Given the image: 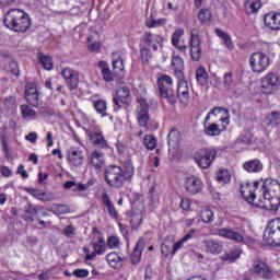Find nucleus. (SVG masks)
Masks as SVG:
<instances>
[{
	"mask_svg": "<svg viewBox=\"0 0 280 280\" xmlns=\"http://www.w3.org/2000/svg\"><path fill=\"white\" fill-rule=\"evenodd\" d=\"M259 182H247L241 185V194L248 205L256 209H267L268 211H279L280 208V184L277 179L267 178L261 186V195L257 198Z\"/></svg>",
	"mask_w": 280,
	"mask_h": 280,
	"instance_id": "obj_1",
	"label": "nucleus"
},
{
	"mask_svg": "<svg viewBox=\"0 0 280 280\" xmlns=\"http://www.w3.org/2000/svg\"><path fill=\"white\" fill-rule=\"evenodd\" d=\"M231 115L224 107H214L203 120V132L207 137H220L229 128Z\"/></svg>",
	"mask_w": 280,
	"mask_h": 280,
	"instance_id": "obj_2",
	"label": "nucleus"
},
{
	"mask_svg": "<svg viewBox=\"0 0 280 280\" xmlns=\"http://www.w3.org/2000/svg\"><path fill=\"white\" fill-rule=\"evenodd\" d=\"M105 180L113 189H121L127 180H132L135 176V166L132 161L128 160L124 167L119 165H108L104 172Z\"/></svg>",
	"mask_w": 280,
	"mask_h": 280,
	"instance_id": "obj_3",
	"label": "nucleus"
},
{
	"mask_svg": "<svg viewBox=\"0 0 280 280\" xmlns=\"http://www.w3.org/2000/svg\"><path fill=\"white\" fill-rule=\"evenodd\" d=\"M3 24L12 32L25 34L32 27V19L21 9H11L5 13Z\"/></svg>",
	"mask_w": 280,
	"mask_h": 280,
	"instance_id": "obj_4",
	"label": "nucleus"
},
{
	"mask_svg": "<svg viewBox=\"0 0 280 280\" xmlns=\"http://www.w3.org/2000/svg\"><path fill=\"white\" fill-rule=\"evenodd\" d=\"M218 158V149L210 148H201L199 149L195 155V162L201 170H209L211 165H213V161Z\"/></svg>",
	"mask_w": 280,
	"mask_h": 280,
	"instance_id": "obj_5",
	"label": "nucleus"
},
{
	"mask_svg": "<svg viewBox=\"0 0 280 280\" xmlns=\"http://www.w3.org/2000/svg\"><path fill=\"white\" fill-rule=\"evenodd\" d=\"M172 86H174V81L172 80V77L167 74H162L160 78H158V89L160 91V97L166 100L168 104H172V106H174V104H176V96L172 91Z\"/></svg>",
	"mask_w": 280,
	"mask_h": 280,
	"instance_id": "obj_6",
	"label": "nucleus"
},
{
	"mask_svg": "<svg viewBox=\"0 0 280 280\" xmlns=\"http://www.w3.org/2000/svg\"><path fill=\"white\" fill-rule=\"evenodd\" d=\"M264 240L270 246H280V218L272 219L268 222Z\"/></svg>",
	"mask_w": 280,
	"mask_h": 280,
	"instance_id": "obj_7",
	"label": "nucleus"
},
{
	"mask_svg": "<svg viewBox=\"0 0 280 280\" xmlns=\"http://www.w3.org/2000/svg\"><path fill=\"white\" fill-rule=\"evenodd\" d=\"M249 67L253 73H264L270 67V57L262 51H256L249 57Z\"/></svg>",
	"mask_w": 280,
	"mask_h": 280,
	"instance_id": "obj_8",
	"label": "nucleus"
},
{
	"mask_svg": "<svg viewBox=\"0 0 280 280\" xmlns=\"http://www.w3.org/2000/svg\"><path fill=\"white\" fill-rule=\"evenodd\" d=\"M261 93L265 95H272L280 89V77L273 72H268L260 80Z\"/></svg>",
	"mask_w": 280,
	"mask_h": 280,
	"instance_id": "obj_9",
	"label": "nucleus"
},
{
	"mask_svg": "<svg viewBox=\"0 0 280 280\" xmlns=\"http://www.w3.org/2000/svg\"><path fill=\"white\" fill-rule=\"evenodd\" d=\"M130 104H132V95L130 94V89H128V86L119 88L113 97L114 113H119L120 108H124V106H130Z\"/></svg>",
	"mask_w": 280,
	"mask_h": 280,
	"instance_id": "obj_10",
	"label": "nucleus"
},
{
	"mask_svg": "<svg viewBox=\"0 0 280 280\" xmlns=\"http://www.w3.org/2000/svg\"><path fill=\"white\" fill-rule=\"evenodd\" d=\"M183 187L188 196H198V194H202L205 183L200 177L190 175L184 178Z\"/></svg>",
	"mask_w": 280,
	"mask_h": 280,
	"instance_id": "obj_11",
	"label": "nucleus"
},
{
	"mask_svg": "<svg viewBox=\"0 0 280 280\" xmlns=\"http://www.w3.org/2000/svg\"><path fill=\"white\" fill-rule=\"evenodd\" d=\"M252 272H254V275H257V277H260V279L264 280L275 279V271H272V268H270L268 264L259 258L253 260Z\"/></svg>",
	"mask_w": 280,
	"mask_h": 280,
	"instance_id": "obj_12",
	"label": "nucleus"
},
{
	"mask_svg": "<svg viewBox=\"0 0 280 280\" xmlns=\"http://www.w3.org/2000/svg\"><path fill=\"white\" fill-rule=\"evenodd\" d=\"M90 246L93 248L91 252V248L83 247V253L85 255V261H94L95 257L97 255H104L106 253V241L104 237H100L97 242L90 243Z\"/></svg>",
	"mask_w": 280,
	"mask_h": 280,
	"instance_id": "obj_13",
	"label": "nucleus"
},
{
	"mask_svg": "<svg viewBox=\"0 0 280 280\" xmlns=\"http://www.w3.org/2000/svg\"><path fill=\"white\" fill-rule=\"evenodd\" d=\"M190 58L192 62H200V58H202V45L200 40V35L197 30L191 31L190 39Z\"/></svg>",
	"mask_w": 280,
	"mask_h": 280,
	"instance_id": "obj_14",
	"label": "nucleus"
},
{
	"mask_svg": "<svg viewBox=\"0 0 280 280\" xmlns=\"http://www.w3.org/2000/svg\"><path fill=\"white\" fill-rule=\"evenodd\" d=\"M61 78H63L67 89L75 91L80 84V72L73 70L71 67H66L61 70Z\"/></svg>",
	"mask_w": 280,
	"mask_h": 280,
	"instance_id": "obj_15",
	"label": "nucleus"
},
{
	"mask_svg": "<svg viewBox=\"0 0 280 280\" xmlns=\"http://www.w3.org/2000/svg\"><path fill=\"white\" fill-rule=\"evenodd\" d=\"M140 43L153 51H159V48L163 47V36L152 32H144L140 38Z\"/></svg>",
	"mask_w": 280,
	"mask_h": 280,
	"instance_id": "obj_16",
	"label": "nucleus"
},
{
	"mask_svg": "<svg viewBox=\"0 0 280 280\" xmlns=\"http://www.w3.org/2000/svg\"><path fill=\"white\" fill-rule=\"evenodd\" d=\"M137 121L141 128H148L150 121V105L145 98H138Z\"/></svg>",
	"mask_w": 280,
	"mask_h": 280,
	"instance_id": "obj_17",
	"label": "nucleus"
},
{
	"mask_svg": "<svg viewBox=\"0 0 280 280\" xmlns=\"http://www.w3.org/2000/svg\"><path fill=\"white\" fill-rule=\"evenodd\" d=\"M24 97L28 106H32L33 108H38V102H40V97L38 95V89L36 88L35 83L30 82L26 84Z\"/></svg>",
	"mask_w": 280,
	"mask_h": 280,
	"instance_id": "obj_18",
	"label": "nucleus"
},
{
	"mask_svg": "<svg viewBox=\"0 0 280 280\" xmlns=\"http://www.w3.org/2000/svg\"><path fill=\"white\" fill-rule=\"evenodd\" d=\"M217 235H219V237H222L223 240H230L231 242H235L236 244H242V242H244V234L231 228H223L217 230Z\"/></svg>",
	"mask_w": 280,
	"mask_h": 280,
	"instance_id": "obj_19",
	"label": "nucleus"
},
{
	"mask_svg": "<svg viewBox=\"0 0 280 280\" xmlns=\"http://www.w3.org/2000/svg\"><path fill=\"white\" fill-rule=\"evenodd\" d=\"M67 159L69 165L72 167H80L84 163V152L78 147H72L67 152Z\"/></svg>",
	"mask_w": 280,
	"mask_h": 280,
	"instance_id": "obj_20",
	"label": "nucleus"
},
{
	"mask_svg": "<svg viewBox=\"0 0 280 280\" xmlns=\"http://www.w3.org/2000/svg\"><path fill=\"white\" fill-rule=\"evenodd\" d=\"M264 23L267 30L271 32L280 31V13L277 11H271L264 16Z\"/></svg>",
	"mask_w": 280,
	"mask_h": 280,
	"instance_id": "obj_21",
	"label": "nucleus"
},
{
	"mask_svg": "<svg viewBox=\"0 0 280 280\" xmlns=\"http://www.w3.org/2000/svg\"><path fill=\"white\" fill-rule=\"evenodd\" d=\"M101 199L103 207H105L109 218L117 222V220H119V211H117V208L115 207V203H113L110 196L107 192H103Z\"/></svg>",
	"mask_w": 280,
	"mask_h": 280,
	"instance_id": "obj_22",
	"label": "nucleus"
},
{
	"mask_svg": "<svg viewBox=\"0 0 280 280\" xmlns=\"http://www.w3.org/2000/svg\"><path fill=\"white\" fill-rule=\"evenodd\" d=\"M171 65L173 67L175 78L177 80H183V78H185V60L180 56L174 55L172 57Z\"/></svg>",
	"mask_w": 280,
	"mask_h": 280,
	"instance_id": "obj_23",
	"label": "nucleus"
},
{
	"mask_svg": "<svg viewBox=\"0 0 280 280\" xmlns=\"http://www.w3.org/2000/svg\"><path fill=\"white\" fill-rule=\"evenodd\" d=\"M88 137L93 145L96 148H100L101 150H107L108 141L104 137V133L102 131H90L88 133Z\"/></svg>",
	"mask_w": 280,
	"mask_h": 280,
	"instance_id": "obj_24",
	"label": "nucleus"
},
{
	"mask_svg": "<svg viewBox=\"0 0 280 280\" xmlns=\"http://www.w3.org/2000/svg\"><path fill=\"white\" fill-rule=\"evenodd\" d=\"M177 97L182 104H187L189 102V83L183 79H177Z\"/></svg>",
	"mask_w": 280,
	"mask_h": 280,
	"instance_id": "obj_25",
	"label": "nucleus"
},
{
	"mask_svg": "<svg viewBox=\"0 0 280 280\" xmlns=\"http://www.w3.org/2000/svg\"><path fill=\"white\" fill-rule=\"evenodd\" d=\"M183 141V133L178 128L174 127L170 130L167 135V145L168 148L176 150L180 147V142Z\"/></svg>",
	"mask_w": 280,
	"mask_h": 280,
	"instance_id": "obj_26",
	"label": "nucleus"
},
{
	"mask_svg": "<svg viewBox=\"0 0 280 280\" xmlns=\"http://www.w3.org/2000/svg\"><path fill=\"white\" fill-rule=\"evenodd\" d=\"M202 246L206 253L210 255H220V253H222V248H224V245H222V242L218 240H203Z\"/></svg>",
	"mask_w": 280,
	"mask_h": 280,
	"instance_id": "obj_27",
	"label": "nucleus"
},
{
	"mask_svg": "<svg viewBox=\"0 0 280 280\" xmlns=\"http://www.w3.org/2000/svg\"><path fill=\"white\" fill-rule=\"evenodd\" d=\"M24 191L33 198H36V200H40L42 202H51V200H54V197H51V195H48L45 190L25 187Z\"/></svg>",
	"mask_w": 280,
	"mask_h": 280,
	"instance_id": "obj_28",
	"label": "nucleus"
},
{
	"mask_svg": "<svg viewBox=\"0 0 280 280\" xmlns=\"http://www.w3.org/2000/svg\"><path fill=\"white\" fill-rule=\"evenodd\" d=\"M243 170L248 174H259V172H264V163L259 159L248 160L243 164Z\"/></svg>",
	"mask_w": 280,
	"mask_h": 280,
	"instance_id": "obj_29",
	"label": "nucleus"
},
{
	"mask_svg": "<svg viewBox=\"0 0 280 280\" xmlns=\"http://www.w3.org/2000/svg\"><path fill=\"white\" fill-rule=\"evenodd\" d=\"M145 248V241L143 238H139L131 255L130 260L133 266H137L139 261H141V255H143V249Z\"/></svg>",
	"mask_w": 280,
	"mask_h": 280,
	"instance_id": "obj_30",
	"label": "nucleus"
},
{
	"mask_svg": "<svg viewBox=\"0 0 280 280\" xmlns=\"http://www.w3.org/2000/svg\"><path fill=\"white\" fill-rule=\"evenodd\" d=\"M106 261L109 268H113L114 270H117L124 266V257H121L117 252L107 254Z\"/></svg>",
	"mask_w": 280,
	"mask_h": 280,
	"instance_id": "obj_31",
	"label": "nucleus"
},
{
	"mask_svg": "<svg viewBox=\"0 0 280 280\" xmlns=\"http://www.w3.org/2000/svg\"><path fill=\"white\" fill-rule=\"evenodd\" d=\"M233 175H231V171L228 168H219L214 174V180L219 183V185H229Z\"/></svg>",
	"mask_w": 280,
	"mask_h": 280,
	"instance_id": "obj_32",
	"label": "nucleus"
},
{
	"mask_svg": "<svg viewBox=\"0 0 280 280\" xmlns=\"http://www.w3.org/2000/svg\"><path fill=\"white\" fill-rule=\"evenodd\" d=\"M97 67L98 69H101V74L105 82L115 81V74H113V71H110V68L108 67V62L101 60L98 61Z\"/></svg>",
	"mask_w": 280,
	"mask_h": 280,
	"instance_id": "obj_33",
	"label": "nucleus"
},
{
	"mask_svg": "<svg viewBox=\"0 0 280 280\" xmlns=\"http://www.w3.org/2000/svg\"><path fill=\"white\" fill-rule=\"evenodd\" d=\"M94 110L97 113V115H101L102 118L108 117V103L106 100H96L92 102Z\"/></svg>",
	"mask_w": 280,
	"mask_h": 280,
	"instance_id": "obj_34",
	"label": "nucleus"
},
{
	"mask_svg": "<svg viewBox=\"0 0 280 280\" xmlns=\"http://www.w3.org/2000/svg\"><path fill=\"white\" fill-rule=\"evenodd\" d=\"M195 78L200 86H207V84H209V73L202 66L196 69Z\"/></svg>",
	"mask_w": 280,
	"mask_h": 280,
	"instance_id": "obj_35",
	"label": "nucleus"
},
{
	"mask_svg": "<svg viewBox=\"0 0 280 280\" xmlns=\"http://www.w3.org/2000/svg\"><path fill=\"white\" fill-rule=\"evenodd\" d=\"M261 5H264V3H261V0H247L245 1V4H244L245 12L248 15L257 14V12L261 10Z\"/></svg>",
	"mask_w": 280,
	"mask_h": 280,
	"instance_id": "obj_36",
	"label": "nucleus"
},
{
	"mask_svg": "<svg viewBox=\"0 0 280 280\" xmlns=\"http://www.w3.org/2000/svg\"><path fill=\"white\" fill-rule=\"evenodd\" d=\"M195 233H196V229H191L189 231V233L184 235V237H182L179 241L175 242L171 254L176 255V253H178V250H180V248H183V244H185L186 242H189V240H191V237H194Z\"/></svg>",
	"mask_w": 280,
	"mask_h": 280,
	"instance_id": "obj_37",
	"label": "nucleus"
},
{
	"mask_svg": "<svg viewBox=\"0 0 280 280\" xmlns=\"http://www.w3.org/2000/svg\"><path fill=\"white\" fill-rule=\"evenodd\" d=\"M91 165L95 167V170H101L104 165V153L95 150L91 154Z\"/></svg>",
	"mask_w": 280,
	"mask_h": 280,
	"instance_id": "obj_38",
	"label": "nucleus"
},
{
	"mask_svg": "<svg viewBox=\"0 0 280 280\" xmlns=\"http://www.w3.org/2000/svg\"><path fill=\"white\" fill-rule=\"evenodd\" d=\"M37 60L40 62L43 69H46V71H51L54 69V58L50 56L38 52Z\"/></svg>",
	"mask_w": 280,
	"mask_h": 280,
	"instance_id": "obj_39",
	"label": "nucleus"
},
{
	"mask_svg": "<svg viewBox=\"0 0 280 280\" xmlns=\"http://www.w3.org/2000/svg\"><path fill=\"white\" fill-rule=\"evenodd\" d=\"M198 21L202 25L207 23H211L213 21V13L211 12V9L202 8L198 12Z\"/></svg>",
	"mask_w": 280,
	"mask_h": 280,
	"instance_id": "obj_40",
	"label": "nucleus"
},
{
	"mask_svg": "<svg viewBox=\"0 0 280 280\" xmlns=\"http://www.w3.org/2000/svg\"><path fill=\"white\" fill-rule=\"evenodd\" d=\"M217 36L221 38L222 42H224V45L228 49H234L233 39L231 38V35L229 33L222 31L221 28L214 30Z\"/></svg>",
	"mask_w": 280,
	"mask_h": 280,
	"instance_id": "obj_41",
	"label": "nucleus"
},
{
	"mask_svg": "<svg viewBox=\"0 0 280 280\" xmlns=\"http://www.w3.org/2000/svg\"><path fill=\"white\" fill-rule=\"evenodd\" d=\"M145 150H156V145H159V140L156 139V137L152 136V135H147L143 138L142 141Z\"/></svg>",
	"mask_w": 280,
	"mask_h": 280,
	"instance_id": "obj_42",
	"label": "nucleus"
},
{
	"mask_svg": "<svg viewBox=\"0 0 280 280\" xmlns=\"http://www.w3.org/2000/svg\"><path fill=\"white\" fill-rule=\"evenodd\" d=\"M200 219L201 222L205 224H211L215 220V217L213 215V210L209 208H202L200 211Z\"/></svg>",
	"mask_w": 280,
	"mask_h": 280,
	"instance_id": "obj_43",
	"label": "nucleus"
},
{
	"mask_svg": "<svg viewBox=\"0 0 280 280\" xmlns=\"http://www.w3.org/2000/svg\"><path fill=\"white\" fill-rule=\"evenodd\" d=\"M51 210L55 215H67V213H71V208L62 203H52Z\"/></svg>",
	"mask_w": 280,
	"mask_h": 280,
	"instance_id": "obj_44",
	"label": "nucleus"
},
{
	"mask_svg": "<svg viewBox=\"0 0 280 280\" xmlns=\"http://www.w3.org/2000/svg\"><path fill=\"white\" fill-rule=\"evenodd\" d=\"M20 110L23 119H30V117H36V110L32 108V105L23 104L20 106Z\"/></svg>",
	"mask_w": 280,
	"mask_h": 280,
	"instance_id": "obj_45",
	"label": "nucleus"
},
{
	"mask_svg": "<svg viewBox=\"0 0 280 280\" xmlns=\"http://www.w3.org/2000/svg\"><path fill=\"white\" fill-rule=\"evenodd\" d=\"M140 44V59L143 65H148L152 60V50L148 46H141Z\"/></svg>",
	"mask_w": 280,
	"mask_h": 280,
	"instance_id": "obj_46",
	"label": "nucleus"
},
{
	"mask_svg": "<svg viewBox=\"0 0 280 280\" xmlns=\"http://www.w3.org/2000/svg\"><path fill=\"white\" fill-rule=\"evenodd\" d=\"M105 244L110 250H117L121 244V241H119V236L117 235H109Z\"/></svg>",
	"mask_w": 280,
	"mask_h": 280,
	"instance_id": "obj_47",
	"label": "nucleus"
},
{
	"mask_svg": "<svg viewBox=\"0 0 280 280\" xmlns=\"http://www.w3.org/2000/svg\"><path fill=\"white\" fill-rule=\"evenodd\" d=\"M266 121H267L268 126H279L280 113L271 112L269 115L266 116Z\"/></svg>",
	"mask_w": 280,
	"mask_h": 280,
	"instance_id": "obj_48",
	"label": "nucleus"
},
{
	"mask_svg": "<svg viewBox=\"0 0 280 280\" xmlns=\"http://www.w3.org/2000/svg\"><path fill=\"white\" fill-rule=\"evenodd\" d=\"M130 224L132 229H139V226L143 224V214L142 213L131 214Z\"/></svg>",
	"mask_w": 280,
	"mask_h": 280,
	"instance_id": "obj_49",
	"label": "nucleus"
},
{
	"mask_svg": "<svg viewBox=\"0 0 280 280\" xmlns=\"http://www.w3.org/2000/svg\"><path fill=\"white\" fill-rule=\"evenodd\" d=\"M183 36H185V30L183 28L175 30L171 38L173 47H176L178 43H180V38H183Z\"/></svg>",
	"mask_w": 280,
	"mask_h": 280,
	"instance_id": "obj_50",
	"label": "nucleus"
},
{
	"mask_svg": "<svg viewBox=\"0 0 280 280\" xmlns=\"http://www.w3.org/2000/svg\"><path fill=\"white\" fill-rule=\"evenodd\" d=\"M113 69L116 73H118V71L120 73H125V66H124V59L121 57H118L117 59H114L113 62Z\"/></svg>",
	"mask_w": 280,
	"mask_h": 280,
	"instance_id": "obj_51",
	"label": "nucleus"
},
{
	"mask_svg": "<svg viewBox=\"0 0 280 280\" xmlns=\"http://www.w3.org/2000/svg\"><path fill=\"white\" fill-rule=\"evenodd\" d=\"M179 209L185 212L191 211V200L189 197H180Z\"/></svg>",
	"mask_w": 280,
	"mask_h": 280,
	"instance_id": "obj_52",
	"label": "nucleus"
},
{
	"mask_svg": "<svg viewBox=\"0 0 280 280\" xmlns=\"http://www.w3.org/2000/svg\"><path fill=\"white\" fill-rule=\"evenodd\" d=\"M241 255H242V250L232 249L225 255V259H228V261H231V262L237 261V258L241 257Z\"/></svg>",
	"mask_w": 280,
	"mask_h": 280,
	"instance_id": "obj_53",
	"label": "nucleus"
},
{
	"mask_svg": "<svg viewBox=\"0 0 280 280\" xmlns=\"http://www.w3.org/2000/svg\"><path fill=\"white\" fill-rule=\"evenodd\" d=\"M232 85H233V72L231 71L225 72L223 75V86L225 89H231Z\"/></svg>",
	"mask_w": 280,
	"mask_h": 280,
	"instance_id": "obj_54",
	"label": "nucleus"
},
{
	"mask_svg": "<svg viewBox=\"0 0 280 280\" xmlns=\"http://www.w3.org/2000/svg\"><path fill=\"white\" fill-rule=\"evenodd\" d=\"M167 23L166 19H160V20H150L147 22V27H149L150 30L152 27H161V25H165Z\"/></svg>",
	"mask_w": 280,
	"mask_h": 280,
	"instance_id": "obj_55",
	"label": "nucleus"
},
{
	"mask_svg": "<svg viewBox=\"0 0 280 280\" xmlns=\"http://www.w3.org/2000/svg\"><path fill=\"white\" fill-rule=\"evenodd\" d=\"M116 222L118 224V229H119V232L122 235V237L125 240H128V237L130 236V231L128 230V225L122 224V222L119 220H117Z\"/></svg>",
	"mask_w": 280,
	"mask_h": 280,
	"instance_id": "obj_56",
	"label": "nucleus"
},
{
	"mask_svg": "<svg viewBox=\"0 0 280 280\" xmlns=\"http://www.w3.org/2000/svg\"><path fill=\"white\" fill-rule=\"evenodd\" d=\"M73 276L78 279H86L89 277V270L88 269H74Z\"/></svg>",
	"mask_w": 280,
	"mask_h": 280,
	"instance_id": "obj_57",
	"label": "nucleus"
},
{
	"mask_svg": "<svg viewBox=\"0 0 280 280\" xmlns=\"http://www.w3.org/2000/svg\"><path fill=\"white\" fill-rule=\"evenodd\" d=\"M89 51H92L94 54H97L100 49H102V43L95 42L88 46Z\"/></svg>",
	"mask_w": 280,
	"mask_h": 280,
	"instance_id": "obj_58",
	"label": "nucleus"
},
{
	"mask_svg": "<svg viewBox=\"0 0 280 280\" xmlns=\"http://www.w3.org/2000/svg\"><path fill=\"white\" fill-rule=\"evenodd\" d=\"M16 174H19L22 178H30V174L25 171V165L20 164L16 170Z\"/></svg>",
	"mask_w": 280,
	"mask_h": 280,
	"instance_id": "obj_59",
	"label": "nucleus"
},
{
	"mask_svg": "<svg viewBox=\"0 0 280 280\" xmlns=\"http://www.w3.org/2000/svg\"><path fill=\"white\" fill-rule=\"evenodd\" d=\"M161 253L162 255H164V257H170V255H172V248L170 247V245L163 243L161 245Z\"/></svg>",
	"mask_w": 280,
	"mask_h": 280,
	"instance_id": "obj_60",
	"label": "nucleus"
},
{
	"mask_svg": "<svg viewBox=\"0 0 280 280\" xmlns=\"http://www.w3.org/2000/svg\"><path fill=\"white\" fill-rule=\"evenodd\" d=\"M16 105V96H8L4 98V106H8V108Z\"/></svg>",
	"mask_w": 280,
	"mask_h": 280,
	"instance_id": "obj_61",
	"label": "nucleus"
},
{
	"mask_svg": "<svg viewBox=\"0 0 280 280\" xmlns=\"http://www.w3.org/2000/svg\"><path fill=\"white\" fill-rule=\"evenodd\" d=\"M0 174L4 178H10V176H12V171L8 166H1L0 167Z\"/></svg>",
	"mask_w": 280,
	"mask_h": 280,
	"instance_id": "obj_62",
	"label": "nucleus"
},
{
	"mask_svg": "<svg viewBox=\"0 0 280 280\" xmlns=\"http://www.w3.org/2000/svg\"><path fill=\"white\" fill-rule=\"evenodd\" d=\"M25 213L28 215H36V213H38V208L34 205H28L25 209Z\"/></svg>",
	"mask_w": 280,
	"mask_h": 280,
	"instance_id": "obj_63",
	"label": "nucleus"
},
{
	"mask_svg": "<svg viewBox=\"0 0 280 280\" xmlns=\"http://www.w3.org/2000/svg\"><path fill=\"white\" fill-rule=\"evenodd\" d=\"M10 71L12 75H16V78H19V63L16 61L10 63Z\"/></svg>",
	"mask_w": 280,
	"mask_h": 280,
	"instance_id": "obj_64",
	"label": "nucleus"
}]
</instances>
